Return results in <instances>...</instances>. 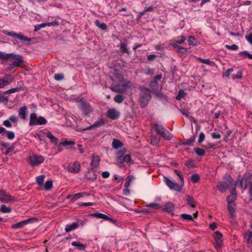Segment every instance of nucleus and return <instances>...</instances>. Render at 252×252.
Masks as SVG:
<instances>
[{
    "label": "nucleus",
    "instance_id": "13",
    "mask_svg": "<svg viewBox=\"0 0 252 252\" xmlns=\"http://www.w3.org/2000/svg\"><path fill=\"white\" fill-rule=\"evenodd\" d=\"M106 116L110 119L115 120L120 117V113L115 108H111L107 111Z\"/></svg>",
    "mask_w": 252,
    "mask_h": 252
},
{
    "label": "nucleus",
    "instance_id": "29",
    "mask_svg": "<svg viewBox=\"0 0 252 252\" xmlns=\"http://www.w3.org/2000/svg\"><path fill=\"white\" fill-rule=\"evenodd\" d=\"M71 245L73 246L76 247L78 250L82 251L85 250L86 248V245L81 244L80 242H72Z\"/></svg>",
    "mask_w": 252,
    "mask_h": 252
},
{
    "label": "nucleus",
    "instance_id": "54",
    "mask_svg": "<svg viewBox=\"0 0 252 252\" xmlns=\"http://www.w3.org/2000/svg\"><path fill=\"white\" fill-rule=\"evenodd\" d=\"M181 217L182 219L188 220H193V218L191 215L187 214H182L181 215Z\"/></svg>",
    "mask_w": 252,
    "mask_h": 252
},
{
    "label": "nucleus",
    "instance_id": "21",
    "mask_svg": "<svg viewBox=\"0 0 252 252\" xmlns=\"http://www.w3.org/2000/svg\"><path fill=\"white\" fill-rule=\"evenodd\" d=\"M153 94H154L156 97L161 100L162 101H167V97L161 92L158 91H152Z\"/></svg>",
    "mask_w": 252,
    "mask_h": 252
},
{
    "label": "nucleus",
    "instance_id": "1",
    "mask_svg": "<svg viewBox=\"0 0 252 252\" xmlns=\"http://www.w3.org/2000/svg\"><path fill=\"white\" fill-rule=\"evenodd\" d=\"M223 181L220 182L217 185V189L220 192H225L227 189H235L236 182L229 175H225L223 177Z\"/></svg>",
    "mask_w": 252,
    "mask_h": 252
},
{
    "label": "nucleus",
    "instance_id": "12",
    "mask_svg": "<svg viewBox=\"0 0 252 252\" xmlns=\"http://www.w3.org/2000/svg\"><path fill=\"white\" fill-rule=\"evenodd\" d=\"M65 168L70 173L77 174L80 171V164L79 162L75 161L72 165L67 166Z\"/></svg>",
    "mask_w": 252,
    "mask_h": 252
},
{
    "label": "nucleus",
    "instance_id": "15",
    "mask_svg": "<svg viewBox=\"0 0 252 252\" xmlns=\"http://www.w3.org/2000/svg\"><path fill=\"white\" fill-rule=\"evenodd\" d=\"M12 81V77L10 75L5 76L3 78L0 79V89L9 84Z\"/></svg>",
    "mask_w": 252,
    "mask_h": 252
},
{
    "label": "nucleus",
    "instance_id": "16",
    "mask_svg": "<svg viewBox=\"0 0 252 252\" xmlns=\"http://www.w3.org/2000/svg\"><path fill=\"white\" fill-rule=\"evenodd\" d=\"M14 53H5L0 51V59L4 62L12 61Z\"/></svg>",
    "mask_w": 252,
    "mask_h": 252
},
{
    "label": "nucleus",
    "instance_id": "11",
    "mask_svg": "<svg viewBox=\"0 0 252 252\" xmlns=\"http://www.w3.org/2000/svg\"><path fill=\"white\" fill-rule=\"evenodd\" d=\"M59 25V23L58 21L55 20L53 22H48V23H42L39 25H36L34 26V32H37L39 30H40L41 28H45L46 26H58Z\"/></svg>",
    "mask_w": 252,
    "mask_h": 252
},
{
    "label": "nucleus",
    "instance_id": "14",
    "mask_svg": "<svg viewBox=\"0 0 252 252\" xmlns=\"http://www.w3.org/2000/svg\"><path fill=\"white\" fill-rule=\"evenodd\" d=\"M12 60H13V62L12 65L14 67L19 66L20 65L24 62L23 56L21 55L14 54Z\"/></svg>",
    "mask_w": 252,
    "mask_h": 252
},
{
    "label": "nucleus",
    "instance_id": "45",
    "mask_svg": "<svg viewBox=\"0 0 252 252\" xmlns=\"http://www.w3.org/2000/svg\"><path fill=\"white\" fill-rule=\"evenodd\" d=\"M22 90V87H16L7 90L5 94H11L17 92H19Z\"/></svg>",
    "mask_w": 252,
    "mask_h": 252
},
{
    "label": "nucleus",
    "instance_id": "3",
    "mask_svg": "<svg viewBox=\"0 0 252 252\" xmlns=\"http://www.w3.org/2000/svg\"><path fill=\"white\" fill-rule=\"evenodd\" d=\"M151 99L150 95V91L149 89L144 88L140 90V105L141 107L144 108L146 107Z\"/></svg>",
    "mask_w": 252,
    "mask_h": 252
},
{
    "label": "nucleus",
    "instance_id": "40",
    "mask_svg": "<svg viewBox=\"0 0 252 252\" xmlns=\"http://www.w3.org/2000/svg\"><path fill=\"white\" fill-rule=\"evenodd\" d=\"M79 195V193L74 194H69L66 196V198L68 199H70L71 201H75L77 199L80 198V197L78 196Z\"/></svg>",
    "mask_w": 252,
    "mask_h": 252
},
{
    "label": "nucleus",
    "instance_id": "18",
    "mask_svg": "<svg viewBox=\"0 0 252 252\" xmlns=\"http://www.w3.org/2000/svg\"><path fill=\"white\" fill-rule=\"evenodd\" d=\"M236 190L235 189H232L231 194L228 196L226 198V202L228 205H230V204L234 202L236 199Z\"/></svg>",
    "mask_w": 252,
    "mask_h": 252
},
{
    "label": "nucleus",
    "instance_id": "24",
    "mask_svg": "<svg viewBox=\"0 0 252 252\" xmlns=\"http://www.w3.org/2000/svg\"><path fill=\"white\" fill-rule=\"evenodd\" d=\"M164 139L170 140L173 138V135L170 133L166 129L164 130L161 134L160 135Z\"/></svg>",
    "mask_w": 252,
    "mask_h": 252
},
{
    "label": "nucleus",
    "instance_id": "58",
    "mask_svg": "<svg viewBox=\"0 0 252 252\" xmlns=\"http://www.w3.org/2000/svg\"><path fill=\"white\" fill-rule=\"evenodd\" d=\"M64 78V76L63 74L57 73L54 76V79L57 81L63 80Z\"/></svg>",
    "mask_w": 252,
    "mask_h": 252
},
{
    "label": "nucleus",
    "instance_id": "2",
    "mask_svg": "<svg viewBox=\"0 0 252 252\" xmlns=\"http://www.w3.org/2000/svg\"><path fill=\"white\" fill-rule=\"evenodd\" d=\"M2 33L4 34L11 36L14 39L13 44L15 45H18L19 42L18 40H20L23 43L29 45L30 43L32 40V39L24 36L22 33H16L14 31L8 32L7 31L3 30L2 31Z\"/></svg>",
    "mask_w": 252,
    "mask_h": 252
},
{
    "label": "nucleus",
    "instance_id": "31",
    "mask_svg": "<svg viewBox=\"0 0 252 252\" xmlns=\"http://www.w3.org/2000/svg\"><path fill=\"white\" fill-rule=\"evenodd\" d=\"M95 25L102 30H106L107 26L104 23H100L98 20H96L94 22Z\"/></svg>",
    "mask_w": 252,
    "mask_h": 252
},
{
    "label": "nucleus",
    "instance_id": "32",
    "mask_svg": "<svg viewBox=\"0 0 252 252\" xmlns=\"http://www.w3.org/2000/svg\"><path fill=\"white\" fill-rule=\"evenodd\" d=\"M150 87L152 89V91H158V83L156 80L152 81L150 83Z\"/></svg>",
    "mask_w": 252,
    "mask_h": 252
},
{
    "label": "nucleus",
    "instance_id": "17",
    "mask_svg": "<svg viewBox=\"0 0 252 252\" xmlns=\"http://www.w3.org/2000/svg\"><path fill=\"white\" fill-rule=\"evenodd\" d=\"M28 108L26 106H23L20 107L18 110V114L20 119L25 120L27 118Z\"/></svg>",
    "mask_w": 252,
    "mask_h": 252
},
{
    "label": "nucleus",
    "instance_id": "38",
    "mask_svg": "<svg viewBox=\"0 0 252 252\" xmlns=\"http://www.w3.org/2000/svg\"><path fill=\"white\" fill-rule=\"evenodd\" d=\"M178 38L177 40H174V41L173 43H176L177 45L183 44L186 40V37L184 35H181L180 36L178 37Z\"/></svg>",
    "mask_w": 252,
    "mask_h": 252
},
{
    "label": "nucleus",
    "instance_id": "25",
    "mask_svg": "<svg viewBox=\"0 0 252 252\" xmlns=\"http://www.w3.org/2000/svg\"><path fill=\"white\" fill-rule=\"evenodd\" d=\"M153 128L157 132V133L159 135H160L164 130L165 129V128L162 126L157 124H154Z\"/></svg>",
    "mask_w": 252,
    "mask_h": 252
},
{
    "label": "nucleus",
    "instance_id": "7",
    "mask_svg": "<svg viewBox=\"0 0 252 252\" xmlns=\"http://www.w3.org/2000/svg\"><path fill=\"white\" fill-rule=\"evenodd\" d=\"M164 182L166 185L171 190H174L178 192H180L182 189V184L179 185L170 180L167 177H164Z\"/></svg>",
    "mask_w": 252,
    "mask_h": 252
},
{
    "label": "nucleus",
    "instance_id": "8",
    "mask_svg": "<svg viewBox=\"0 0 252 252\" xmlns=\"http://www.w3.org/2000/svg\"><path fill=\"white\" fill-rule=\"evenodd\" d=\"M37 220L35 218H31L27 220L21 221L17 223L13 224L11 226V228L14 229H20L24 227L25 225L34 222Z\"/></svg>",
    "mask_w": 252,
    "mask_h": 252
},
{
    "label": "nucleus",
    "instance_id": "51",
    "mask_svg": "<svg viewBox=\"0 0 252 252\" xmlns=\"http://www.w3.org/2000/svg\"><path fill=\"white\" fill-rule=\"evenodd\" d=\"M175 173L178 175V176L179 177V179L181 181V183L182 184V186H184V178L183 175L181 174L180 171L177 169L174 170Z\"/></svg>",
    "mask_w": 252,
    "mask_h": 252
},
{
    "label": "nucleus",
    "instance_id": "59",
    "mask_svg": "<svg viewBox=\"0 0 252 252\" xmlns=\"http://www.w3.org/2000/svg\"><path fill=\"white\" fill-rule=\"evenodd\" d=\"M147 207L152 208L155 209H158L160 208V205L157 203H152L147 205Z\"/></svg>",
    "mask_w": 252,
    "mask_h": 252
},
{
    "label": "nucleus",
    "instance_id": "26",
    "mask_svg": "<svg viewBox=\"0 0 252 252\" xmlns=\"http://www.w3.org/2000/svg\"><path fill=\"white\" fill-rule=\"evenodd\" d=\"M196 137L195 135H192L189 138L187 139L183 142L182 145L184 146H190L192 145L195 140Z\"/></svg>",
    "mask_w": 252,
    "mask_h": 252
},
{
    "label": "nucleus",
    "instance_id": "10",
    "mask_svg": "<svg viewBox=\"0 0 252 252\" xmlns=\"http://www.w3.org/2000/svg\"><path fill=\"white\" fill-rule=\"evenodd\" d=\"M214 239L215 240V247L216 248H220L222 244V235L219 231H217L214 234Z\"/></svg>",
    "mask_w": 252,
    "mask_h": 252
},
{
    "label": "nucleus",
    "instance_id": "5",
    "mask_svg": "<svg viewBox=\"0 0 252 252\" xmlns=\"http://www.w3.org/2000/svg\"><path fill=\"white\" fill-rule=\"evenodd\" d=\"M29 163L31 166H36L43 163L45 158L42 156L33 154L29 157Z\"/></svg>",
    "mask_w": 252,
    "mask_h": 252
},
{
    "label": "nucleus",
    "instance_id": "35",
    "mask_svg": "<svg viewBox=\"0 0 252 252\" xmlns=\"http://www.w3.org/2000/svg\"><path fill=\"white\" fill-rule=\"evenodd\" d=\"M12 211V209L10 207H7L5 205H1L0 208V211L3 213H10Z\"/></svg>",
    "mask_w": 252,
    "mask_h": 252
},
{
    "label": "nucleus",
    "instance_id": "9",
    "mask_svg": "<svg viewBox=\"0 0 252 252\" xmlns=\"http://www.w3.org/2000/svg\"><path fill=\"white\" fill-rule=\"evenodd\" d=\"M15 200L14 197L6 194L5 190H0V201L1 202L6 203L9 202H14Z\"/></svg>",
    "mask_w": 252,
    "mask_h": 252
},
{
    "label": "nucleus",
    "instance_id": "63",
    "mask_svg": "<svg viewBox=\"0 0 252 252\" xmlns=\"http://www.w3.org/2000/svg\"><path fill=\"white\" fill-rule=\"evenodd\" d=\"M239 54H247V57L251 60H252V54L249 53L247 51L240 52Z\"/></svg>",
    "mask_w": 252,
    "mask_h": 252
},
{
    "label": "nucleus",
    "instance_id": "39",
    "mask_svg": "<svg viewBox=\"0 0 252 252\" xmlns=\"http://www.w3.org/2000/svg\"><path fill=\"white\" fill-rule=\"evenodd\" d=\"M6 134L7 138L9 140H12L15 137V133L12 131L7 130L4 133V135Z\"/></svg>",
    "mask_w": 252,
    "mask_h": 252
},
{
    "label": "nucleus",
    "instance_id": "42",
    "mask_svg": "<svg viewBox=\"0 0 252 252\" xmlns=\"http://www.w3.org/2000/svg\"><path fill=\"white\" fill-rule=\"evenodd\" d=\"M198 60L202 63L212 65L214 64V63L213 62L211 61L209 59H203L201 58H198Z\"/></svg>",
    "mask_w": 252,
    "mask_h": 252
},
{
    "label": "nucleus",
    "instance_id": "55",
    "mask_svg": "<svg viewBox=\"0 0 252 252\" xmlns=\"http://www.w3.org/2000/svg\"><path fill=\"white\" fill-rule=\"evenodd\" d=\"M231 77L233 79L236 78L241 79L242 77V71L239 70L237 72V74H233L231 75Z\"/></svg>",
    "mask_w": 252,
    "mask_h": 252
},
{
    "label": "nucleus",
    "instance_id": "19",
    "mask_svg": "<svg viewBox=\"0 0 252 252\" xmlns=\"http://www.w3.org/2000/svg\"><path fill=\"white\" fill-rule=\"evenodd\" d=\"M104 124V123L103 120L100 119V120L95 122L93 125H92L89 126H88L85 128H83L82 130L84 131H85V130H90L94 127H99L100 126H102Z\"/></svg>",
    "mask_w": 252,
    "mask_h": 252
},
{
    "label": "nucleus",
    "instance_id": "41",
    "mask_svg": "<svg viewBox=\"0 0 252 252\" xmlns=\"http://www.w3.org/2000/svg\"><path fill=\"white\" fill-rule=\"evenodd\" d=\"M124 98L125 97L123 95L117 94L114 98V100L116 103H121L124 101Z\"/></svg>",
    "mask_w": 252,
    "mask_h": 252
},
{
    "label": "nucleus",
    "instance_id": "23",
    "mask_svg": "<svg viewBox=\"0 0 252 252\" xmlns=\"http://www.w3.org/2000/svg\"><path fill=\"white\" fill-rule=\"evenodd\" d=\"M185 199L187 204L190 206L191 207L194 208L195 207L194 199L191 196L186 195L185 196Z\"/></svg>",
    "mask_w": 252,
    "mask_h": 252
},
{
    "label": "nucleus",
    "instance_id": "33",
    "mask_svg": "<svg viewBox=\"0 0 252 252\" xmlns=\"http://www.w3.org/2000/svg\"><path fill=\"white\" fill-rule=\"evenodd\" d=\"M120 50L122 53H126L127 54H129V52L127 48V44L126 43L122 42L121 43L120 45Z\"/></svg>",
    "mask_w": 252,
    "mask_h": 252
},
{
    "label": "nucleus",
    "instance_id": "36",
    "mask_svg": "<svg viewBox=\"0 0 252 252\" xmlns=\"http://www.w3.org/2000/svg\"><path fill=\"white\" fill-rule=\"evenodd\" d=\"M99 164V159L97 157H94L91 162V165L93 167H97Z\"/></svg>",
    "mask_w": 252,
    "mask_h": 252
},
{
    "label": "nucleus",
    "instance_id": "37",
    "mask_svg": "<svg viewBox=\"0 0 252 252\" xmlns=\"http://www.w3.org/2000/svg\"><path fill=\"white\" fill-rule=\"evenodd\" d=\"M186 95V93L183 90H180L178 92L177 95L176 96V99L177 100H180Z\"/></svg>",
    "mask_w": 252,
    "mask_h": 252
},
{
    "label": "nucleus",
    "instance_id": "56",
    "mask_svg": "<svg viewBox=\"0 0 252 252\" xmlns=\"http://www.w3.org/2000/svg\"><path fill=\"white\" fill-rule=\"evenodd\" d=\"M188 42L189 45H195V39L193 36H190L188 39Z\"/></svg>",
    "mask_w": 252,
    "mask_h": 252
},
{
    "label": "nucleus",
    "instance_id": "44",
    "mask_svg": "<svg viewBox=\"0 0 252 252\" xmlns=\"http://www.w3.org/2000/svg\"><path fill=\"white\" fill-rule=\"evenodd\" d=\"M227 208L230 212V216L231 218L235 217V210L231 205H228Z\"/></svg>",
    "mask_w": 252,
    "mask_h": 252
},
{
    "label": "nucleus",
    "instance_id": "49",
    "mask_svg": "<svg viewBox=\"0 0 252 252\" xmlns=\"http://www.w3.org/2000/svg\"><path fill=\"white\" fill-rule=\"evenodd\" d=\"M60 145H62L64 146H69L70 147H72L73 146L75 145V142L73 141H65L64 142L60 143Z\"/></svg>",
    "mask_w": 252,
    "mask_h": 252
},
{
    "label": "nucleus",
    "instance_id": "62",
    "mask_svg": "<svg viewBox=\"0 0 252 252\" xmlns=\"http://www.w3.org/2000/svg\"><path fill=\"white\" fill-rule=\"evenodd\" d=\"M3 125L7 127H12V124L9 120H4L3 122Z\"/></svg>",
    "mask_w": 252,
    "mask_h": 252
},
{
    "label": "nucleus",
    "instance_id": "46",
    "mask_svg": "<svg viewBox=\"0 0 252 252\" xmlns=\"http://www.w3.org/2000/svg\"><path fill=\"white\" fill-rule=\"evenodd\" d=\"M195 153L198 156H203L205 153V150L199 148H195L194 149Z\"/></svg>",
    "mask_w": 252,
    "mask_h": 252
},
{
    "label": "nucleus",
    "instance_id": "60",
    "mask_svg": "<svg viewBox=\"0 0 252 252\" xmlns=\"http://www.w3.org/2000/svg\"><path fill=\"white\" fill-rule=\"evenodd\" d=\"M205 139V134L203 132H201L199 133V139L198 140V142L199 143H201Z\"/></svg>",
    "mask_w": 252,
    "mask_h": 252
},
{
    "label": "nucleus",
    "instance_id": "57",
    "mask_svg": "<svg viewBox=\"0 0 252 252\" xmlns=\"http://www.w3.org/2000/svg\"><path fill=\"white\" fill-rule=\"evenodd\" d=\"M225 48L228 50L236 51L238 49V46L236 44H233L232 45H226Z\"/></svg>",
    "mask_w": 252,
    "mask_h": 252
},
{
    "label": "nucleus",
    "instance_id": "50",
    "mask_svg": "<svg viewBox=\"0 0 252 252\" xmlns=\"http://www.w3.org/2000/svg\"><path fill=\"white\" fill-rule=\"evenodd\" d=\"M52 187L53 182L51 180L47 181L44 185V189L47 190L50 189Z\"/></svg>",
    "mask_w": 252,
    "mask_h": 252
},
{
    "label": "nucleus",
    "instance_id": "48",
    "mask_svg": "<svg viewBox=\"0 0 252 252\" xmlns=\"http://www.w3.org/2000/svg\"><path fill=\"white\" fill-rule=\"evenodd\" d=\"M126 152V149H123L118 152V158L119 160H122V158L125 156V154Z\"/></svg>",
    "mask_w": 252,
    "mask_h": 252
},
{
    "label": "nucleus",
    "instance_id": "4",
    "mask_svg": "<svg viewBox=\"0 0 252 252\" xmlns=\"http://www.w3.org/2000/svg\"><path fill=\"white\" fill-rule=\"evenodd\" d=\"M47 120L43 117H37L36 113H32L30 115L29 126L43 125L47 123Z\"/></svg>",
    "mask_w": 252,
    "mask_h": 252
},
{
    "label": "nucleus",
    "instance_id": "28",
    "mask_svg": "<svg viewBox=\"0 0 252 252\" xmlns=\"http://www.w3.org/2000/svg\"><path fill=\"white\" fill-rule=\"evenodd\" d=\"M123 143L119 140L114 139L112 142V147L114 149H117L123 146Z\"/></svg>",
    "mask_w": 252,
    "mask_h": 252
},
{
    "label": "nucleus",
    "instance_id": "22",
    "mask_svg": "<svg viewBox=\"0 0 252 252\" xmlns=\"http://www.w3.org/2000/svg\"><path fill=\"white\" fill-rule=\"evenodd\" d=\"M174 210V205L171 202H167L164 206L163 211L166 212H171Z\"/></svg>",
    "mask_w": 252,
    "mask_h": 252
},
{
    "label": "nucleus",
    "instance_id": "27",
    "mask_svg": "<svg viewBox=\"0 0 252 252\" xmlns=\"http://www.w3.org/2000/svg\"><path fill=\"white\" fill-rule=\"evenodd\" d=\"M172 46L174 48L177 49L178 53H181L182 54L185 53L187 51V49L181 46V45H177L176 43H173L172 44Z\"/></svg>",
    "mask_w": 252,
    "mask_h": 252
},
{
    "label": "nucleus",
    "instance_id": "43",
    "mask_svg": "<svg viewBox=\"0 0 252 252\" xmlns=\"http://www.w3.org/2000/svg\"><path fill=\"white\" fill-rule=\"evenodd\" d=\"M160 141V138L157 136H152L151 138V144L154 145H157Z\"/></svg>",
    "mask_w": 252,
    "mask_h": 252
},
{
    "label": "nucleus",
    "instance_id": "64",
    "mask_svg": "<svg viewBox=\"0 0 252 252\" xmlns=\"http://www.w3.org/2000/svg\"><path fill=\"white\" fill-rule=\"evenodd\" d=\"M249 194L250 197V201L252 202V182L251 183V185L249 187Z\"/></svg>",
    "mask_w": 252,
    "mask_h": 252
},
{
    "label": "nucleus",
    "instance_id": "6",
    "mask_svg": "<svg viewBox=\"0 0 252 252\" xmlns=\"http://www.w3.org/2000/svg\"><path fill=\"white\" fill-rule=\"evenodd\" d=\"M79 102L80 103L79 107L83 115L86 116H89V114L93 111V109L91 105L87 101L83 100H81Z\"/></svg>",
    "mask_w": 252,
    "mask_h": 252
},
{
    "label": "nucleus",
    "instance_id": "61",
    "mask_svg": "<svg viewBox=\"0 0 252 252\" xmlns=\"http://www.w3.org/2000/svg\"><path fill=\"white\" fill-rule=\"evenodd\" d=\"M122 160L124 162H129L131 160L130 156L129 154L126 155L122 158Z\"/></svg>",
    "mask_w": 252,
    "mask_h": 252
},
{
    "label": "nucleus",
    "instance_id": "52",
    "mask_svg": "<svg viewBox=\"0 0 252 252\" xmlns=\"http://www.w3.org/2000/svg\"><path fill=\"white\" fill-rule=\"evenodd\" d=\"M252 237V231H249L244 233L245 239L249 242Z\"/></svg>",
    "mask_w": 252,
    "mask_h": 252
},
{
    "label": "nucleus",
    "instance_id": "30",
    "mask_svg": "<svg viewBox=\"0 0 252 252\" xmlns=\"http://www.w3.org/2000/svg\"><path fill=\"white\" fill-rule=\"evenodd\" d=\"M46 136L50 140L52 143L57 144L58 143V139L55 137L51 132L48 131L47 133Z\"/></svg>",
    "mask_w": 252,
    "mask_h": 252
},
{
    "label": "nucleus",
    "instance_id": "53",
    "mask_svg": "<svg viewBox=\"0 0 252 252\" xmlns=\"http://www.w3.org/2000/svg\"><path fill=\"white\" fill-rule=\"evenodd\" d=\"M45 176L40 175L36 178V182L39 185H42L43 184Z\"/></svg>",
    "mask_w": 252,
    "mask_h": 252
},
{
    "label": "nucleus",
    "instance_id": "47",
    "mask_svg": "<svg viewBox=\"0 0 252 252\" xmlns=\"http://www.w3.org/2000/svg\"><path fill=\"white\" fill-rule=\"evenodd\" d=\"M199 179H200L199 175L197 173L192 175L190 177V180H191V182L194 183L198 182L199 181Z\"/></svg>",
    "mask_w": 252,
    "mask_h": 252
},
{
    "label": "nucleus",
    "instance_id": "34",
    "mask_svg": "<svg viewBox=\"0 0 252 252\" xmlns=\"http://www.w3.org/2000/svg\"><path fill=\"white\" fill-rule=\"evenodd\" d=\"M91 216L94 217L97 219H102L104 220H105L106 219H107V216L105 214L100 213H93V214H91Z\"/></svg>",
    "mask_w": 252,
    "mask_h": 252
},
{
    "label": "nucleus",
    "instance_id": "20",
    "mask_svg": "<svg viewBox=\"0 0 252 252\" xmlns=\"http://www.w3.org/2000/svg\"><path fill=\"white\" fill-rule=\"evenodd\" d=\"M79 226V224L77 222H73L71 224H67L65 228V231L66 232H69L72 230L77 229Z\"/></svg>",
    "mask_w": 252,
    "mask_h": 252
}]
</instances>
